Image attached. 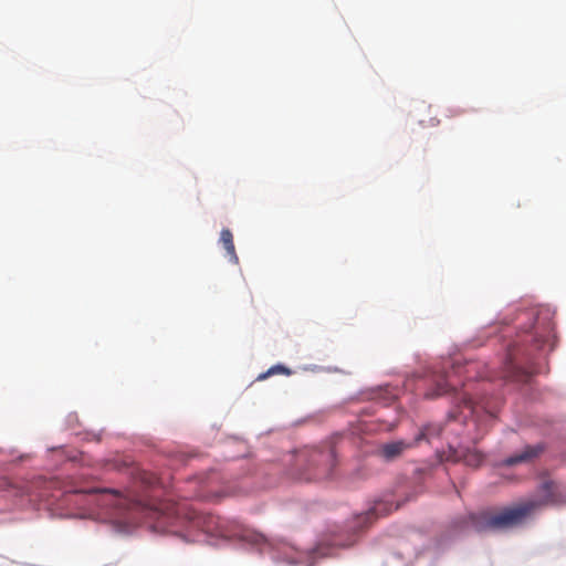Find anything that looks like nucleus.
Listing matches in <instances>:
<instances>
[{
  "mask_svg": "<svg viewBox=\"0 0 566 566\" xmlns=\"http://www.w3.org/2000/svg\"><path fill=\"white\" fill-rule=\"evenodd\" d=\"M557 485L553 481H544L535 499H530L513 506L499 511H482L468 516L469 523L476 532L504 531L521 525L536 510L558 504Z\"/></svg>",
  "mask_w": 566,
  "mask_h": 566,
  "instance_id": "nucleus-1",
  "label": "nucleus"
},
{
  "mask_svg": "<svg viewBox=\"0 0 566 566\" xmlns=\"http://www.w3.org/2000/svg\"><path fill=\"white\" fill-rule=\"evenodd\" d=\"M185 514L189 521L193 522L196 526L201 527L206 533L224 538L240 537L241 539L253 545H262L269 543V539L265 535L259 532L241 528L237 524L229 525L228 522L221 520L218 516L199 515L193 510Z\"/></svg>",
  "mask_w": 566,
  "mask_h": 566,
  "instance_id": "nucleus-2",
  "label": "nucleus"
},
{
  "mask_svg": "<svg viewBox=\"0 0 566 566\" xmlns=\"http://www.w3.org/2000/svg\"><path fill=\"white\" fill-rule=\"evenodd\" d=\"M336 468L337 459L334 448H327L324 450L315 449L308 455L305 480H331L335 476Z\"/></svg>",
  "mask_w": 566,
  "mask_h": 566,
  "instance_id": "nucleus-3",
  "label": "nucleus"
},
{
  "mask_svg": "<svg viewBox=\"0 0 566 566\" xmlns=\"http://www.w3.org/2000/svg\"><path fill=\"white\" fill-rule=\"evenodd\" d=\"M532 353L530 349L522 348L518 344L510 346L504 377L515 381H527L535 373L532 366H525L530 363Z\"/></svg>",
  "mask_w": 566,
  "mask_h": 566,
  "instance_id": "nucleus-4",
  "label": "nucleus"
},
{
  "mask_svg": "<svg viewBox=\"0 0 566 566\" xmlns=\"http://www.w3.org/2000/svg\"><path fill=\"white\" fill-rule=\"evenodd\" d=\"M524 315L533 323L527 329H524L525 336L522 339L532 342L536 349H541L552 335L553 323L548 315L535 314L534 311L525 312Z\"/></svg>",
  "mask_w": 566,
  "mask_h": 566,
  "instance_id": "nucleus-5",
  "label": "nucleus"
},
{
  "mask_svg": "<svg viewBox=\"0 0 566 566\" xmlns=\"http://www.w3.org/2000/svg\"><path fill=\"white\" fill-rule=\"evenodd\" d=\"M460 405H458V408H461V413L464 412V410L468 411V413H464L463 417H474L476 421H480V418L483 416L493 419L496 416V406H492L491 401L488 398H481L478 401H474L471 397H469L467 394H463L461 398H459Z\"/></svg>",
  "mask_w": 566,
  "mask_h": 566,
  "instance_id": "nucleus-6",
  "label": "nucleus"
},
{
  "mask_svg": "<svg viewBox=\"0 0 566 566\" xmlns=\"http://www.w3.org/2000/svg\"><path fill=\"white\" fill-rule=\"evenodd\" d=\"M447 365L450 367V369L444 370L443 375L436 380V389L426 392V398L431 399L440 397L448 394L450 390H454L458 386V382L453 381V377L461 376L462 366L457 363L451 364L450 361H447Z\"/></svg>",
  "mask_w": 566,
  "mask_h": 566,
  "instance_id": "nucleus-7",
  "label": "nucleus"
},
{
  "mask_svg": "<svg viewBox=\"0 0 566 566\" xmlns=\"http://www.w3.org/2000/svg\"><path fill=\"white\" fill-rule=\"evenodd\" d=\"M543 450L544 448L542 444L527 446L522 451L515 453L512 457L506 458L503 463L509 467L518 463H528L532 462L537 457H539Z\"/></svg>",
  "mask_w": 566,
  "mask_h": 566,
  "instance_id": "nucleus-8",
  "label": "nucleus"
},
{
  "mask_svg": "<svg viewBox=\"0 0 566 566\" xmlns=\"http://www.w3.org/2000/svg\"><path fill=\"white\" fill-rule=\"evenodd\" d=\"M415 444V441L412 443H409L403 440L385 443L380 448V454L387 461H392L400 457L406 450L410 449Z\"/></svg>",
  "mask_w": 566,
  "mask_h": 566,
  "instance_id": "nucleus-9",
  "label": "nucleus"
},
{
  "mask_svg": "<svg viewBox=\"0 0 566 566\" xmlns=\"http://www.w3.org/2000/svg\"><path fill=\"white\" fill-rule=\"evenodd\" d=\"M133 510L145 512V514L151 518H155L157 521L156 528H160L164 531V526L166 523V520L169 517L167 513H164L161 510L147 507L140 502H135L132 504Z\"/></svg>",
  "mask_w": 566,
  "mask_h": 566,
  "instance_id": "nucleus-10",
  "label": "nucleus"
},
{
  "mask_svg": "<svg viewBox=\"0 0 566 566\" xmlns=\"http://www.w3.org/2000/svg\"><path fill=\"white\" fill-rule=\"evenodd\" d=\"M220 242L223 244V248L227 251V255L229 260L234 264L239 263V258L235 252V247L233 243V234L229 229H223L220 233Z\"/></svg>",
  "mask_w": 566,
  "mask_h": 566,
  "instance_id": "nucleus-11",
  "label": "nucleus"
},
{
  "mask_svg": "<svg viewBox=\"0 0 566 566\" xmlns=\"http://www.w3.org/2000/svg\"><path fill=\"white\" fill-rule=\"evenodd\" d=\"M443 427L440 423H429L420 430L419 434L415 438V443L420 441L430 442L432 439L440 437Z\"/></svg>",
  "mask_w": 566,
  "mask_h": 566,
  "instance_id": "nucleus-12",
  "label": "nucleus"
},
{
  "mask_svg": "<svg viewBox=\"0 0 566 566\" xmlns=\"http://www.w3.org/2000/svg\"><path fill=\"white\" fill-rule=\"evenodd\" d=\"M276 374L290 375L291 370L283 365H276V366H273L270 369H268V371L259 375L258 379L263 380V379H265L272 375H276Z\"/></svg>",
  "mask_w": 566,
  "mask_h": 566,
  "instance_id": "nucleus-13",
  "label": "nucleus"
},
{
  "mask_svg": "<svg viewBox=\"0 0 566 566\" xmlns=\"http://www.w3.org/2000/svg\"><path fill=\"white\" fill-rule=\"evenodd\" d=\"M483 461V454L478 451H469L464 455V462L465 464L470 467H479Z\"/></svg>",
  "mask_w": 566,
  "mask_h": 566,
  "instance_id": "nucleus-14",
  "label": "nucleus"
},
{
  "mask_svg": "<svg viewBox=\"0 0 566 566\" xmlns=\"http://www.w3.org/2000/svg\"><path fill=\"white\" fill-rule=\"evenodd\" d=\"M195 496L201 500H211L214 496V494L211 493L209 489V483H207L201 488V490L198 493L195 494Z\"/></svg>",
  "mask_w": 566,
  "mask_h": 566,
  "instance_id": "nucleus-15",
  "label": "nucleus"
},
{
  "mask_svg": "<svg viewBox=\"0 0 566 566\" xmlns=\"http://www.w3.org/2000/svg\"><path fill=\"white\" fill-rule=\"evenodd\" d=\"M373 517H374V512L373 511L366 512L365 514H363L360 516V518L364 520V523L371 521Z\"/></svg>",
  "mask_w": 566,
  "mask_h": 566,
  "instance_id": "nucleus-16",
  "label": "nucleus"
},
{
  "mask_svg": "<svg viewBox=\"0 0 566 566\" xmlns=\"http://www.w3.org/2000/svg\"><path fill=\"white\" fill-rule=\"evenodd\" d=\"M184 507L181 505H178L175 510H174V513H176L177 515L181 514L184 512Z\"/></svg>",
  "mask_w": 566,
  "mask_h": 566,
  "instance_id": "nucleus-17",
  "label": "nucleus"
},
{
  "mask_svg": "<svg viewBox=\"0 0 566 566\" xmlns=\"http://www.w3.org/2000/svg\"><path fill=\"white\" fill-rule=\"evenodd\" d=\"M449 417L452 418V419H458V416L455 413H453V412H450Z\"/></svg>",
  "mask_w": 566,
  "mask_h": 566,
  "instance_id": "nucleus-18",
  "label": "nucleus"
}]
</instances>
